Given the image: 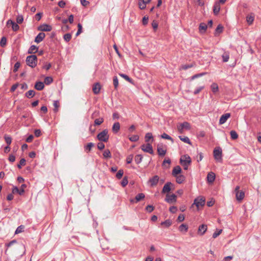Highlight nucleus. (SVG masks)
Here are the masks:
<instances>
[{
  "label": "nucleus",
  "instance_id": "53",
  "mask_svg": "<svg viewBox=\"0 0 261 261\" xmlns=\"http://www.w3.org/2000/svg\"><path fill=\"white\" fill-rule=\"evenodd\" d=\"M247 21L249 24H251L254 21V17L252 16H247L246 17Z\"/></svg>",
  "mask_w": 261,
  "mask_h": 261
},
{
  "label": "nucleus",
  "instance_id": "19",
  "mask_svg": "<svg viewBox=\"0 0 261 261\" xmlns=\"http://www.w3.org/2000/svg\"><path fill=\"white\" fill-rule=\"evenodd\" d=\"M120 128V123L118 122H115L112 126V131L114 134H117Z\"/></svg>",
  "mask_w": 261,
  "mask_h": 261
},
{
  "label": "nucleus",
  "instance_id": "42",
  "mask_svg": "<svg viewBox=\"0 0 261 261\" xmlns=\"http://www.w3.org/2000/svg\"><path fill=\"white\" fill-rule=\"evenodd\" d=\"M161 137L163 139H167V140H170L172 142V143L174 142L173 139L170 136H169L168 135H167L166 133H163L161 135Z\"/></svg>",
  "mask_w": 261,
  "mask_h": 261
},
{
  "label": "nucleus",
  "instance_id": "2",
  "mask_svg": "<svg viewBox=\"0 0 261 261\" xmlns=\"http://www.w3.org/2000/svg\"><path fill=\"white\" fill-rule=\"evenodd\" d=\"M26 63L29 66L34 68L37 65V56L33 55L28 56L26 58Z\"/></svg>",
  "mask_w": 261,
  "mask_h": 261
},
{
  "label": "nucleus",
  "instance_id": "12",
  "mask_svg": "<svg viewBox=\"0 0 261 261\" xmlns=\"http://www.w3.org/2000/svg\"><path fill=\"white\" fill-rule=\"evenodd\" d=\"M7 24H11L12 25V30L14 32L17 31L19 29V25L11 19H9L7 21Z\"/></svg>",
  "mask_w": 261,
  "mask_h": 261
},
{
  "label": "nucleus",
  "instance_id": "40",
  "mask_svg": "<svg viewBox=\"0 0 261 261\" xmlns=\"http://www.w3.org/2000/svg\"><path fill=\"white\" fill-rule=\"evenodd\" d=\"M230 135L232 140H236L238 138V135L235 130H231Z\"/></svg>",
  "mask_w": 261,
  "mask_h": 261
},
{
  "label": "nucleus",
  "instance_id": "36",
  "mask_svg": "<svg viewBox=\"0 0 261 261\" xmlns=\"http://www.w3.org/2000/svg\"><path fill=\"white\" fill-rule=\"evenodd\" d=\"M143 159V156L141 154H137L135 156V161L137 164H140Z\"/></svg>",
  "mask_w": 261,
  "mask_h": 261
},
{
  "label": "nucleus",
  "instance_id": "6",
  "mask_svg": "<svg viewBox=\"0 0 261 261\" xmlns=\"http://www.w3.org/2000/svg\"><path fill=\"white\" fill-rule=\"evenodd\" d=\"M141 148L143 151H144L145 152L149 153L151 154H153V150L152 149V147L150 143H147L146 144H143L141 146Z\"/></svg>",
  "mask_w": 261,
  "mask_h": 261
},
{
  "label": "nucleus",
  "instance_id": "31",
  "mask_svg": "<svg viewBox=\"0 0 261 261\" xmlns=\"http://www.w3.org/2000/svg\"><path fill=\"white\" fill-rule=\"evenodd\" d=\"M38 50V47L34 45H32L30 46V48L28 50L29 54H33L35 53Z\"/></svg>",
  "mask_w": 261,
  "mask_h": 261
},
{
  "label": "nucleus",
  "instance_id": "45",
  "mask_svg": "<svg viewBox=\"0 0 261 261\" xmlns=\"http://www.w3.org/2000/svg\"><path fill=\"white\" fill-rule=\"evenodd\" d=\"M103 122V118H100L98 119H96L94 120V125H99L101 123H102Z\"/></svg>",
  "mask_w": 261,
  "mask_h": 261
},
{
  "label": "nucleus",
  "instance_id": "18",
  "mask_svg": "<svg viewBox=\"0 0 261 261\" xmlns=\"http://www.w3.org/2000/svg\"><path fill=\"white\" fill-rule=\"evenodd\" d=\"M181 172V169L179 166H176L175 167L172 172V175L175 177L177 176L179 174H180Z\"/></svg>",
  "mask_w": 261,
  "mask_h": 261
},
{
  "label": "nucleus",
  "instance_id": "25",
  "mask_svg": "<svg viewBox=\"0 0 261 261\" xmlns=\"http://www.w3.org/2000/svg\"><path fill=\"white\" fill-rule=\"evenodd\" d=\"M157 151L159 155L160 156H164L167 152L166 149H164L159 146H158L157 148Z\"/></svg>",
  "mask_w": 261,
  "mask_h": 261
},
{
  "label": "nucleus",
  "instance_id": "23",
  "mask_svg": "<svg viewBox=\"0 0 261 261\" xmlns=\"http://www.w3.org/2000/svg\"><path fill=\"white\" fill-rule=\"evenodd\" d=\"M220 10V6L218 2L215 3L213 7V12L215 15H217Z\"/></svg>",
  "mask_w": 261,
  "mask_h": 261
},
{
  "label": "nucleus",
  "instance_id": "7",
  "mask_svg": "<svg viewBox=\"0 0 261 261\" xmlns=\"http://www.w3.org/2000/svg\"><path fill=\"white\" fill-rule=\"evenodd\" d=\"M189 129L190 128V125L187 122H184L180 124L179 125L177 126L178 130L180 133H182L184 129Z\"/></svg>",
  "mask_w": 261,
  "mask_h": 261
},
{
  "label": "nucleus",
  "instance_id": "1",
  "mask_svg": "<svg viewBox=\"0 0 261 261\" xmlns=\"http://www.w3.org/2000/svg\"><path fill=\"white\" fill-rule=\"evenodd\" d=\"M191 163V159L189 155L186 154L181 156L180 159V163L184 167L185 170H188L189 166Z\"/></svg>",
  "mask_w": 261,
  "mask_h": 261
},
{
  "label": "nucleus",
  "instance_id": "50",
  "mask_svg": "<svg viewBox=\"0 0 261 261\" xmlns=\"http://www.w3.org/2000/svg\"><path fill=\"white\" fill-rule=\"evenodd\" d=\"M24 226L23 225H20L18 226L15 230V234L19 233L23 231Z\"/></svg>",
  "mask_w": 261,
  "mask_h": 261
},
{
  "label": "nucleus",
  "instance_id": "17",
  "mask_svg": "<svg viewBox=\"0 0 261 261\" xmlns=\"http://www.w3.org/2000/svg\"><path fill=\"white\" fill-rule=\"evenodd\" d=\"M100 85L99 84V83H96L93 85L92 90L95 94H98L100 92Z\"/></svg>",
  "mask_w": 261,
  "mask_h": 261
},
{
  "label": "nucleus",
  "instance_id": "60",
  "mask_svg": "<svg viewBox=\"0 0 261 261\" xmlns=\"http://www.w3.org/2000/svg\"><path fill=\"white\" fill-rule=\"evenodd\" d=\"M20 63L19 62H17L14 66L13 72H16L17 71L18 68L20 67Z\"/></svg>",
  "mask_w": 261,
  "mask_h": 261
},
{
  "label": "nucleus",
  "instance_id": "56",
  "mask_svg": "<svg viewBox=\"0 0 261 261\" xmlns=\"http://www.w3.org/2000/svg\"><path fill=\"white\" fill-rule=\"evenodd\" d=\"M123 174V170H119L118 172L117 173L116 176L118 179H120L122 178Z\"/></svg>",
  "mask_w": 261,
  "mask_h": 261
},
{
  "label": "nucleus",
  "instance_id": "8",
  "mask_svg": "<svg viewBox=\"0 0 261 261\" xmlns=\"http://www.w3.org/2000/svg\"><path fill=\"white\" fill-rule=\"evenodd\" d=\"M165 201L169 203H172L173 202H175L176 201V195L174 194H172L171 195L167 194Z\"/></svg>",
  "mask_w": 261,
  "mask_h": 261
},
{
  "label": "nucleus",
  "instance_id": "33",
  "mask_svg": "<svg viewBox=\"0 0 261 261\" xmlns=\"http://www.w3.org/2000/svg\"><path fill=\"white\" fill-rule=\"evenodd\" d=\"M211 90L214 93H216L218 91L219 87L217 84L214 83L211 86Z\"/></svg>",
  "mask_w": 261,
  "mask_h": 261
},
{
  "label": "nucleus",
  "instance_id": "35",
  "mask_svg": "<svg viewBox=\"0 0 261 261\" xmlns=\"http://www.w3.org/2000/svg\"><path fill=\"white\" fill-rule=\"evenodd\" d=\"M180 140L185 143H188L189 144H191V142L190 141L189 138L188 137H182L181 136H179Z\"/></svg>",
  "mask_w": 261,
  "mask_h": 261
},
{
  "label": "nucleus",
  "instance_id": "58",
  "mask_svg": "<svg viewBox=\"0 0 261 261\" xmlns=\"http://www.w3.org/2000/svg\"><path fill=\"white\" fill-rule=\"evenodd\" d=\"M113 84L115 87V89H117L118 86V80L117 76H114L113 78Z\"/></svg>",
  "mask_w": 261,
  "mask_h": 261
},
{
  "label": "nucleus",
  "instance_id": "16",
  "mask_svg": "<svg viewBox=\"0 0 261 261\" xmlns=\"http://www.w3.org/2000/svg\"><path fill=\"white\" fill-rule=\"evenodd\" d=\"M45 34L44 33H40L38 34V35L35 37V42L37 43H39L41 42L45 38Z\"/></svg>",
  "mask_w": 261,
  "mask_h": 261
},
{
  "label": "nucleus",
  "instance_id": "63",
  "mask_svg": "<svg viewBox=\"0 0 261 261\" xmlns=\"http://www.w3.org/2000/svg\"><path fill=\"white\" fill-rule=\"evenodd\" d=\"M145 209L148 212L151 213L153 211L154 207L151 205H148L146 207Z\"/></svg>",
  "mask_w": 261,
  "mask_h": 261
},
{
  "label": "nucleus",
  "instance_id": "34",
  "mask_svg": "<svg viewBox=\"0 0 261 261\" xmlns=\"http://www.w3.org/2000/svg\"><path fill=\"white\" fill-rule=\"evenodd\" d=\"M103 156L105 158L110 159L112 157L111 153L109 149H106L103 153Z\"/></svg>",
  "mask_w": 261,
  "mask_h": 261
},
{
  "label": "nucleus",
  "instance_id": "37",
  "mask_svg": "<svg viewBox=\"0 0 261 261\" xmlns=\"http://www.w3.org/2000/svg\"><path fill=\"white\" fill-rule=\"evenodd\" d=\"M150 139H153L152 135L151 133H147L145 136V142L148 143Z\"/></svg>",
  "mask_w": 261,
  "mask_h": 261
},
{
  "label": "nucleus",
  "instance_id": "11",
  "mask_svg": "<svg viewBox=\"0 0 261 261\" xmlns=\"http://www.w3.org/2000/svg\"><path fill=\"white\" fill-rule=\"evenodd\" d=\"M205 204V200L202 198H197L194 200V204L198 208L199 206H202Z\"/></svg>",
  "mask_w": 261,
  "mask_h": 261
},
{
  "label": "nucleus",
  "instance_id": "13",
  "mask_svg": "<svg viewBox=\"0 0 261 261\" xmlns=\"http://www.w3.org/2000/svg\"><path fill=\"white\" fill-rule=\"evenodd\" d=\"M52 29V28L50 25L46 24H43L42 25H40L38 30L42 32H48L50 31Z\"/></svg>",
  "mask_w": 261,
  "mask_h": 261
},
{
  "label": "nucleus",
  "instance_id": "27",
  "mask_svg": "<svg viewBox=\"0 0 261 261\" xmlns=\"http://www.w3.org/2000/svg\"><path fill=\"white\" fill-rule=\"evenodd\" d=\"M94 143L90 142L88 143L86 145L84 146V150L85 151L88 153L90 152L92 149V148L94 146Z\"/></svg>",
  "mask_w": 261,
  "mask_h": 261
},
{
  "label": "nucleus",
  "instance_id": "64",
  "mask_svg": "<svg viewBox=\"0 0 261 261\" xmlns=\"http://www.w3.org/2000/svg\"><path fill=\"white\" fill-rule=\"evenodd\" d=\"M133 154H130V155L127 156V157L126 158V163L127 164L131 163L132 161H133Z\"/></svg>",
  "mask_w": 261,
  "mask_h": 261
},
{
  "label": "nucleus",
  "instance_id": "57",
  "mask_svg": "<svg viewBox=\"0 0 261 261\" xmlns=\"http://www.w3.org/2000/svg\"><path fill=\"white\" fill-rule=\"evenodd\" d=\"M7 42V39L5 37H3L0 41L1 46L4 47L6 45Z\"/></svg>",
  "mask_w": 261,
  "mask_h": 261
},
{
  "label": "nucleus",
  "instance_id": "48",
  "mask_svg": "<svg viewBox=\"0 0 261 261\" xmlns=\"http://www.w3.org/2000/svg\"><path fill=\"white\" fill-rule=\"evenodd\" d=\"M204 88V86L202 85L198 88H197L194 91L193 93L195 95L198 94L202 90H203Z\"/></svg>",
  "mask_w": 261,
  "mask_h": 261
},
{
  "label": "nucleus",
  "instance_id": "47",
  "mask_svg": "<svg viewBox=\"0 0 261 261\" xmlns=\"http://www.w3.org/2000/svg\"><path fill=\"white\" fill-rule=\"evenodd\" d=\"M146 5L145 3L142 2L141 1L139 0L138 2L139 7L141 10H143L146 8Z\"/></svg>",
  "mask_w": 261,
  "mask_h": 261
},
{
  "label": "nucleus",
  "instance_id": "59",
  "mask_svg": "<svg viewBox=\"0 0 261 261\" xmlns=\"http://www.w3.org/2000/svg\"><path fill=\"white\" fill-rule=\"evenodd\" d=\"M128 184V180L126 177H124L121 181V184L123 187H125Z\"/></svg>",
  "mask_w": 261,
  "mask_h": 261
},
{
  "label": "nucleus",
  "instance_id": "39",
  "mask_svg": "<svg viewBox=\"0 0 261 261\" xmlns=\"http://www.w3.org/2000/svg\"><path fill=\"white\" fill-rule=\"evenodd\" d=\"M53 105H54V111L55 113H57L58 111V108L60 107V103H59V101L58 100L54 101Z\"/></svg>",
  "mask_w": 261,
  "mask_h": 261
},
{
  "label": "nucleus",
  "instance_id": "52",
  "mask_svg": "<svg viewBox=\"0 0 261 261\" xmlns=\"http://www.w3.org/2000/svg\"><path fill=\"white\" fill-rule=\"evenodd\" d=\"M4 138H5V141L7 143V144H8V145H10L12 142L11 138L9 136L5 135L4 137Z\"/></svg>",
  "mask_w": 261,
  "mask_h": 261
},
{
  "label": "nucleus",
  "instance_id": "30",
  "mask_svg": "<svg viewBox=\"0 0 261 261\" xmlns=\"http://www.w3.org/2000/svg\"><path fill=\"white\" fill-rule=\"evenodd\" d=\"M178 229L181 232H186L188 231V227L186 224H182L179 226Z\"/></svg>",
  "mask_w": 261,
  "mask_h": 261
},
{
  "label": "nucleus",
  "instance_id": "29",
  "mask_svg": "<svg viewBox=\"0 0 261 261\" xmlns=\"http://www.w3.org/2000/svg\"><path fill=\"white\" fill-rule=\"evenodd\" d=\"M145 198V195L143 193H139L135 197V202L137 203Z\"/></svg>",
  "mask_w": 261,
  "mask_h": 261
},
{
  "label": "nucleus",
  "instance_id": "22",
  "mask_svg": "<svg viewBox=\"0 0 261 261\" xmlns=\"http://www.w3.org/2000/svg\"><path fill=\"white\" fill-rule=\"evenodd\" d=\"M44 87V84L42 82H37L35 85V88L38 91L43 90Z\"/></svg>",
  "mask_w": 261,
  "mask_h": 261
},
{
  "label": "nucleus",
  "instance_id": "61",
  "mask_svg": "<svg viewBox=\"0 0 261 261\" xmlns=\"http://www.w3.org/2000/svg\"><path fill=\"white\" fill-rule=\"evenodd\" d=\"M205 74H206L205 72H203V73L195 74L191 77V80H194L195 79L202 76L205 75Z\"/></svg>",
  "mask_w": 261,
  "mask_h": 261
},
{
  "label": "nucleus",
  "instance_id": "43",
  "mask_svg": "<svg viewBox=\"0 0 261 261\" xmlns=\"http://www.w3.org/2000/svg\"><path fill=\"white\" fill-rule=\"evenodd\" d=\"M53 82V79L50 76H47L44 79V83L46 85H49Z\"/></svg>",
  "mask_w": 261,
  "mask_h": 261
},
{
  "label": "nucleus",
  "instance_id": "4",
  "mask_svg": "<svg viewBox=\"0 0 261 261\" xmlns=\"http://www.w3.org/2000/svg\"><path fill=\"white\" fill-rule=\"evenodd\" d=\"M214 157L215 159L218 162H222V149L220 147L215 148L213 151Z\"/></svg>",
  "mask_w": 261,
  "mask_h": 261
},
{
  "label": "nucleus",
  "instance_id": "5",
  "mask_svg": "<svg viewBox=\"0 0 261 261\" xmlns=\"http://www.w3.org/2000/svg\"><path fill=\"white\" fill-rule=\"evenodd\" d=\"M27 187L25 184L21 185L20 188H18L16 186H14L12 188V192L13 194H18L20 195H22L24 193V189Z\"/></svg>",
  "mask_w": 261,
  "mask_h": 261
},
{
  "label": "nucleus",
  "instance_id": "3",
  "mask_svg": "<svg viewBox=\"0 0 261 261\" xmlns=\"http://www.w3.org/2000/svg\"><path fill=\"white\" fill-rule=\"evenodd\" d=\"M97 138L100 141L107 142L109 138L108 129H104L101 132L99 133L97 135Z\"/></svg>",
  "mask_w": 261,
  "mask_h": 261
},
{
  "label": "nucleus",
  "instance_id": "26",
  "mask_svg": "<svg viewBox=\"0 0 261 261\" xmlns=\"http://www.w3.org/2000/svg\"><path fill=\"white\" fill-rule=\"evenodd\" d=\"M176 177V181L178 184L182 183L186 179V177L183 175H177V176H175Z\"/></svg>",
  "mask_w": 261,
  "mask_h": 261
},
{
  "label": "nucleus",
  "instance_id": "44",
  "mask_svg": "<svg viewBox=\"0 0 261 261\" xmlns=\"http://www.w3.org/2000/svg\"><path fill=\"white\" fill-rule=\"evenodd\" d=\"M119 75L124 78L126 81L129 83H132V80L128 75L123 73H119Z\"/></svg>",
  "mask_w": 261,
  "mask_h": 261
},
{
  "label": "nucleus",
  "instance_id": "15",
  "mask_svg": "<svg viewBox=\"0 0 261 261\" xmlns=\"http://www.w3.org/2000/svg\"><path fill=\"white\" fill-rule=\"evenodd\" d=\"M206 178L207 182L208 183H213L214 181L216 178L215 174L213 172H209L207 175Z\"/></svg>",
  "mask_w": 261,
  "mask_h": 261
},
{
  "label": "nucleus",
  "instance_id": "21",
  "mask_svg": "<svg viewBox=\"0 0 261 261\" xmlns=\"http://www.w3.org/2000/svg\"><path fill=\"white\" fill-rule=\"evenodd\" d=\"M236 198L238 201H241L245 196V193L243 191H238L236 193Z\"/></svg>",
  "mask_w": 261,
  "mask_h": 261
},
{
  "label": "nucleus",
  "instance_id": "54",
  "mask_svg": "<svg viewBox=\"0 0 261 261\" xmlns=\"http://www.w3.org/2000/svg\"><path fill=\"white\" fill-rule=\"evenodd\" d=\"M23 21V17L22 15H19L17 16L16 18V22L17 23L20 24Z\"/></svg>",
  "mask_w": 261,
  "mask_h": 261
},
{
  "label": "nucleus",
  "instance_id": "24",
  "mask_svg": "<svg viewBox=\"0 0 261 261\" xmlns=\"http://www.w3.org/2000/svg\"><path fill=\"white\" fill-rule=\"evenodd\" d=\"M207 230V226L205 224H202L199 226L198 232L201 235H203Z\"/></svg>",
  "mask_w": 261,
  "mask_h": 261
},
{
  "label": "nucleus",
  "instance_id": "51",
  "mask_svg": "<svg viewBox=\"0 0 261 261\" xmlns=\"http://www.w3.org/2000/svg\"><path fill=\"white\" fill-rule=\"evenodd\" d=\"M139 139L138 135H133L129 138V140L132 142H136Z\"/></svg>",
  "mask_w": 261,
  "mask_h": 261
},
{
  "label": "nucleus",
  "instance_id": "49",
  "mask_svg": "<svg viewBox=\"0 0 261 261\" xmlns=\"http://www.w3.org/2000/svg\"><path fill=\"white\" fill-rule=\"evenodd\" d=\"M71 39V35L70 33L66 34L64 35V39L66 42H69Z\"/></svg>",
  "mask_w": 261,
  "mask_h": 261
},
{
  "label": "nucleus",
  "instance_id": "32",
  "mask_svg": "<svg viewBox=\"0 0 261 261\" xmlns=\"http://www.w3.org/2000/svg\"><path fill=\"white\" fill-rule=\"evenodd\" d=\"M35 92L33 90H30L25 93V96L28 98H32L34 96Z\"/></svg>",
  "mask_w": 261,
  "mask_h": 261
},
{
  "label": "nucleus",
  "instance_id": "28",
  "mask_svg": "<svg viewBox=\"0 0 261 261\" xmlns=\"http://www.w3.org/2000/svg\"><path fill=\"white\" fill-rule=\"evenodd\" d=\"M223 30V27L221 24H219L215 31V36H217L221 33Z\"/></svg>",
  "mask_w": 261,
  "mask_h": 261
},
{
  "label": "nucleus",
  "instance_id": "55",
  "mask_svg": "<svg viewBox=\"0 0 261 261\" xmlns=\"http://www.w3.org/2000/svg\"><path fill=\"white\" fill-rule=\"evenodd\" d=\"M222 229H217L213 234V238H216L217 237H218L222 232Z\"/></svg>",
  "mask_w": 261,
  "mask_h": 261
},
{
  "label": "nucleus",
  "instance_id": "9",
  "mask_svg": "<svg viewBox=\"0 0 261 261\" xmlns=\"http://www.w3.org/2000/svg\"><path fill=\"white\" fill-rule=\"evenodd\" d=\"M173 186V185L171 182H167L164 186L162 192L163 193L169 192L171 190V187Z\"/></svg>",
  "mask_w": 261,
  "mask_h": 261
},
{
  "label": "nucleus",
  "instance_id": "10",
  "mask_svg": "<svg viewBox=\"0 0 261 261\" xmlns=\"http://www.w3.org/2000/svg\"><path fill=\"white\" fill-rule=\"evenodd\" d=\"M159 180V177L158 175H154L149 179L148 182L150 183L151 187H154L158 184Z\"/></svg>",
  "mask_w": 261,
  "mask_h": 261
},
{
  "label": "nucleus",
  "instance_id": "62",
  "mask_svg": "<svg viewBox=\"0 0 261 261\" xmlns=\"http://www.w3.org/2000/svg\"><path fill=\"white\" fill-rule=\"evenodd\" d=\"M16 243L17 241L15 240H13L10 241L9 243L6 244L5 246L8 248L13 245V244H16Z\"/></svg>",
  "mask_w": 261,
  "mask_h": 261
},
{
  "label": "nucleus",
  "instance_id": "20",
  "mask_svg": "<svg viewBox=\"0 0 261 261\" xmlns=\"http://www.w3.org/2000/svg\"><path fill=\"white\" fill-rule=\"evenodd\" d=\"M207 28V25L205 23H200L199 26V30L200 33H204L206 32Z\"/></svg>",
  "mask_w": 261,
  "mask_h": 261
},
{
  "label": "nucleus",
  "instance_id": "46",
  "mask_svg": "<svg viewBox=\"0 0 261 261\" xmlns=\"http://www.w3.org/2000/svg\"><path fill=\"white\" fill-rule=\"evenodd\" d=\"M26 161L24 158H22L20 160L19 163L17 165V167L19 169H21L22 166H24L25 165Z\"/></svg>",
  "mask_w": 261,
  "mask_h": 261
},
{
  "label": "nucleus",
  "instance_id": "38",
  "mask_svg": "<svg viewBox=\"0 0 261 261\" xmlns=\"http://www.w3.org/2000/svg\"><path fill=\"white\" fill-rule=\"evenodd\" d=\"M161 224L164 225L166 227H168L172 224V221L170 219H167L164 222H162Z\"/></svg>",
  "mask_w": 261,
  "mask_h": 261
},
{
  "label": "nucleus",
  "instance_id": "14",
  "mask_svg": "<svg viewBox=\"0 0 261 261\" xmlns=\"http://www.w3.org/2000/svg\"><path fill=\"white\" fill-rule=\"evenodd\" d=\"M230 117V113H226L222 115L219 119V124H223L225 123L227 120Z\"/></svg>",
  "mask_w": 261,
  "mask_h": 261
},
{
  "label": "nucleus",
  "instance_id": "41",
  "mask_svg": "<svg viewBox=\"0 0 261 261\" xmlns=\"http://www.w3.org/2000/svg\"><path fill=\"white\" fill-rule=\"evenodd\" d=\"M223 61L224 62H226L228 61L229 59V55L228 53H224L223 55L222 56Z\"/></svg>",
  "mask_w": 261,
  "mask_h": 261
}]
</instances>
